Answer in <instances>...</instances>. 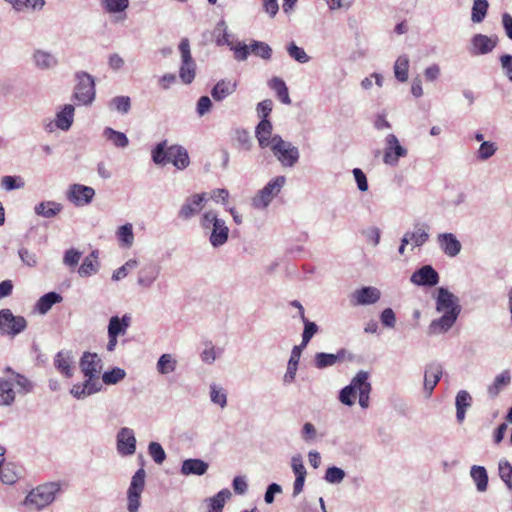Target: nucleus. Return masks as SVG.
<instances>
[{"label":"nucleus","mask_w":512,"mask_h":512,"mask_svg":"<svg viewBox=\"0 0 512 512\" xmlns=\"http://www.w3.org/2000/svg\"><path fill=\"white\" fill-rule=\"evenodd\" d=\"M369 378V374L366 371H359L350 381V383L343 387L339 392V401L346 406H353L356 401V397L361 384L364 383L365 379Z\"/></svg>","instance_id":"obj_13"},{"label":"nucleus","mask_w":512,"mask_h":512,"mask_svg":"<svg viewBox=\"0 0 512 512\" xmlns=\"http://www.w3.org/2000/svg\"><path fill=\"white\" fill-rule=\"evenodd\" d=\"M489 8L487 0H474L471 10V20L473 23H481L486 15Z\"/></svg>","instance_id":"obj_46"},{"label":"nucleus","mask_w":512,"mask_h":512,"mask_svg":"<svg viewBox=\"0 0 512 512\" xmlns=\"http://www.w3.org/2000/svg\"><path fill=\"white\" fill-rule=\"evenodd\" d=\"M79 366L85 377H99L103 362L97 353L84 352L80 358Z\"/></svg>","instance_id":"obj_19"},{"label":"nucleus","mask_w":512,"mask_h":512,"mask_svg":"<svg viewBox=\"0 0 512 512\" xmlns=\"http://www.w3.org/2000/svg\"><path fill=\"white\" fill-rule=\"evenodd\" d=\"M103 136L117 148H126L129 145L126 134L111 127H106L103 130Z\"/></svg>","instance_id":"obj_39"},{"label":"nucleus","mask_w":512,"mask_h":512,"mask_svg":"<svg viewBox=\"0 0 512 512\" xmlns=\"http://www.w3.org/2000/svg\"><path fill=\"white\" fill-rule=\"evenodd\" d=\"M207 202L206 193H196L185 198L177 212V217L182 221H188L198 215Z\"/></svg>","instance_id":"obj_11"},{"label":"nucleus","mask_w":512,"mask_h":512,"mask_svg":"<svg viewBox=\"0 0 512 512\" xmlns=\"http://www.w3.org/2000/svg\"><path fill=\"white\" fill-rule=\"evenodd\" d=\"M410 281L416 286L434 287L439 283L440 276L432 265L427 264L415 270Z\"/></svg>","instance_id":"obj_16"},{"label":"nucleus","mask_w":512,"mask_h":512,"mask_svg":"<svg viewBox=\"0 0 512 512\" xmlns=\"http://www.w3.org/2000/svg\"><path fill=\"white\" fill-rule=\"evenodd\" d=\"M216 35L215 42L218 46H231L232 42L230 41V34L228 33V28L226 22L224 20H220L214 30Z\"/></svg>","instance_id":"obj_51"},{"label":"nucleus","mask_w":512,"mask_h":512,"mask_svg":"<svg viewBox=\"0 0 512 512\" xmlns=\"http://www.w3.org/2000/svg\"><path fill=\"white\" fill-rule=\"evenodd\" d=\"M0 186L6 191L22 189L25 187V181L18 175L3 176L0 180Z\"/></svg>","instance_id":"obj_52"},{"label":"nucleus","mask_w":512,"mask_h":512,"mask_svg":"<svg viewBox=\"0 0 512 512\" xmlns=\"http://www.w3.org/2000/svg\"><path fill=\"white\" fill-rule=\"evenodd\" d=\"M138 266V261L136 259H129L126 261L121 267L116 269L112 274L113 281H120L124 279L130 270L136 268Z\"/></svg>","instance_id":"obj_60"},{"label":"nucleus","mask_w":512,"mask_h":512,"mask_svg":"<svg viewBox=\"0 0 512 512\" xmlns=\"http://www.w3.org/2000/svg\"><path fill=\"white\" fill-rule=\"evenodd\" d=\"M274 157L279 161L282 167H294L300 158L298 147L291 142L284 140L280 135L273 136V143L269 147Z\"/></svg>","instance_id":"obj_5"},{"label":"nucleus","mask_w":512,"mask_h":512,"mask_svg":"<svg viewBox=\"0 0 512 512\" xmlns=\"http://www.w3.org/2000/svg\"><path fill=\"white\" fill-rule=\"evenodd\" d=\"M148 454L156 464H162L166 459V452L158 442H150L148 445Z\"/></svg>","instance_id":"obj_58"},{"label":"nucleus","mask_w":512,"mask_h":512,"mask_svg":"<svg viewBox=\"0 0 512 512\" xmlns=\"http://www.w3.org/2000/svg\"><path fill=\"white\" fill-rule=\"evenodd\" d=\"M18 255L21 262L28 267H35L38 264V256L36 253L25 247L19 248Z\"/></svg>","instance_id":"obj_64"},{"label":"nucleus","mask_w":512,"mask_h":512,"mask_svg":"<svg viewBox=\"0 0 512 512\" xmlns=\"http://www.w3.org/2000/svg\"><path fill=\"white\" fill-rule=\"evenodd\" d=\"M443 374V367L440 363L432 362L426 365L424 372V391L430 397L434 388L440 381Z\"/></svg>","instance_id":"obj_20"},{"label":"nucleus","mask_w":512,"mask_h":512,"mask_svg":"<svg viewBox=\"0 0 512 512\" xmlns=\"http://www.w3.org/2000/svg\"><path fill=\"white\" fill-rule=\"evenodd\" d=\"M10 4L16 11L21 12L27 8L40 10L45 5V1L44 0H13Z\"/></svg>","instance_id":"obj_57"},{"label":"nucleus","mask_w":512,"mask_h":512,"mask_svg":"<svg viewBox=\"0 0 512 512\" xmlns=\"http://www.w3.org/2000/svg\"><path fill=\"white\" fill-rule=\"evenodd\" d=\"M62 301V296L57 292H48L41 296L36 302L35 309L40 314H46L53 305L60 303Z\"/></svg>","instance_id":"obj_35"},{"label":"nucleus","mask_w":512,"mask_h":512,"mask_svg":"<svg viewBox=\"0 0 512 512\" xmlns=\"http://www.w3.org/2000/svg\"><path fill=\"white\" fill-rule=\"evenodd\" d=\"M59 482H47L32 489L25 497L24 504L42 510L54 502L56 495L60 493Z\"/></svg>","instance_id":"obj_4"},{"label":"nucleus","mask_w":512,"mask_h":512,"mask_svg":"<svg viewBox=\"0 0 512 512\" xmlns=\"http://www.w3.org/2000/svg\"><path fill=\"white\" fill-rule=\"evenodd\" d=\"M409 58L407 55L399 56L394 63V75L399 82H406L408 79Z\"/></svg>","instance_id":"obj_44"},{"label":"nucleus","mask_w":512,"mask_h":512,"mask_svg":"<svg viewBox=\"0 0 512 512\" xmlns=\"http://www.w3.org/2000/svg\"><path fill=\"white\" fill-rule=\"evenodd\" d=\"M497 151V147L494 142L483 141L477 151V158L481 161H485L492 157Z\"/></svg>","instance_id":"obj_63"},{"label":"nucleus","mask_w":512,"mask_h":512,"mask_svg":"<svg viewBox=\"0 0 512 512\" xmlns=\"http://www.w3.org/2000/svg\"><path fill=\"white\" fill-rule=\"evenodd\" d=\"M439 249L449 258L458 256L462 250V244L454 233L443 232L436 237Z\"/></svg>","instance_id":"obj_17"},{"label":"nucleus","mask_w":512,"mask_h":512,"mask_svg":"<svg viewBox=\"0 0 512 512\" xmlns=\"http://www.w3.org/2000/svg\"><path fill=\"white\" fill-rule=\"evenodd\" d=\"M304 348L296 345L292 348L291 355L287 364L286 372L283 376V383L289 385L295 381L299 360Z\"/></svg>","instance_id":"obj_25"},{"label":"nucleus","mask_w":512,"mask_h":512,"mask_svg":"<svg viewBox=\"0 0 512 512\" xmlns=\"http://www.w3.org/2000/svg\"><path fill=\"white\" fill-rule=\"evenodd\" d=\"M511 382V374L509 370H504L498 374L494 382L488 387V394L490 397H496L500 391L508 386Z\"/></svg>","instance_id":"obj_36"},{"label":"nucleus","mask_w":512,"mask_h":512,"mask_svg":"<svg viewBox=\"0 0 512 512\" xmlns=\"http://www.w3.org/2000/svg\"><path fill=\"white\" fill-rule=\"evenodd\" d=\"M470 477L478 492H485L488 488L489 477L484 466L473 465L470 468Z\"/></svg>","instance_id":"obj_33"},{"label":"nucleus","mask_w":512,"mask_h":512,"mask_svg":"<svg viewBox=\"0 0 512 512\" xmlns=\"http://www.w3.org/2000/svg\"><path fill=\"white\" fill-rule=\"evenodd\" d=\"M72 356L68 351H59L54 358L55 368L66 378L73 376Z\"/></svg>","instance_id":"obj_31"},{"label":"nucleus","mask_w":512,"mask_h":512,"mask_svg":"<svg viewBox=\"0 0 512 512\" xmlns=\"http://www.w3.org/2000/svg\"><path fill=\"white\" fill-rule=\"evenodd\" d=\"M177 364L178 362L172 354L164 353L158 358L156 369L159 374L167 375L176 370Z\"/></svg>","instance_id":"obj_38"},{"label":"nucleus","mask_w":512,"mask_h":512,"mask_svg":"<svg viewBox=\"0 0 512 512\" xmlns=\"http://www.w3.org/2000/svg\"><path fill=\"white\" fill-rule=\"evenodd\" d=\"M126 377V371L120 367H113L102 374V382L105 385H116Z\"/></svg>","instance_id":"obj_48"},{"label":"nucleus","mask_w":512,"mask_h":512,"mask_svg":"<svg viewBox=\"0 0 512 512\" xmlns=\"http://www.w3.org/2000/svg\"><path fill=\"white\" fill-rule=\"evenodd\" d=\"M75 81L73 98L80 105L92 104L96 97L94 77L85 71H78L75 73Z\"/></svg>","instance_id":"obj_6"},{"label":"nucleus","mask_w":512,"mask_h":512,"mask_svg":"<svg viewBox=\"0 0 512 512\" xmlns=\"http://www.w3.org/2000/svg\"><path fill=\"white\" fill-rule=\"evenodd\" d=\"M236 82L229 80H220L211 90V96L215 101H222L236 90Z\"/></svg>","instance_id":"obj_32"},{"label":"nucleus","mask_w":512,"mask_h":512,"mask_svg":"<svg viewBox=\"0 0 512 512\" xmlns=\"http://www.w3.org/2000/svg\"><path fill=\"white\" fill-rule=\"evenodd\" d=\"M435 302L436 311L442 313V315L433 319L428 325L427 333L430 336L447 333L455 325L462 310L459 298L446 287L437 289Z\"/></svg>","instance_id":"obj_1"},{"label":"nucleus","mask_w":512,"mask_h":512,"mask_svg":"<svg viewBox=\"0 0 512 512\" xmlns=\"http://www.w3.org/2000/svg\"><path fill=\"white\" fill-rule=\"evenodd\" d=\"M472 55H485L490 53L497 45V41L484 34H475L471 38Z\"/></svg>","instance_id":"obj_22"},{"label":"nucleus","mask_w":512,"mask_h":512,"mask_svg":"<svg viewBox=\"0 0 512 512\" xmlns=\"http://www.w3.org/2000/svg\"><path fill=\"white\" fill-rule=\"evenodd\" d=\"M301 321L304 324V329L302 332V341L299 345L305 348L313 336L318 332L319 327L315 322L308 320L306 317L301 318Z\"/></svg>","instance_id":"obj_50"},{"label":"nucleus","mask_w":512,"mask_h":512,"mask_svg":"<svg viewBox=\"0 0 512 512\" xmlns=\"http://www.w3.org/2000/svg\"><path fill=\"white\" fill-rule=\"evenodd\" d=\"M108 106L110 110L125 115L131 109V99L129 96H116L110 100Z\"/></svg>","instance_id":"obj_47"},{"label":"nucleus","mask_w":512,"mask_h":512,"mask_svg":"<svg viewBox=\"0 0 512 512\" xmlns=\"http://www.w3.org/2000/svg\"><path fill=\"white\" fill-rule=\"evenodd\" d=\"M15 400L12 382L0 378V406H9Z\"/></svg>","instance_id":"obj_45"},{"label":"nucleus","mask_w":512,"mask_h":512,"mask_svg":"<svg viewBox=\"0 0 512 512\" xmlns=\"http://www.w3.org/2000/svg\"><path fill=\"white\" fill-rule=\"evenodd\" d=\"M27 327V321L23 316H16L10 309L0 310V334L15 337Z\"/></svg>","instance_id":"obj_10"},{"label":"nucleus","mask_w":512,"mask_h":512,"mask_svg":"<svg viewBox=\"0 0 512 512\" xmlns=\"http://www.w3.org/2000/svg\"><path fill=\"white\" fill-rule=\"evenodd\" d=\"M347 351L345 349H340L337 353H325L318 352L314 357L315 367L318 369H324L327 367H331L335 365L337 362L343 360L346 356Z\"/></svg>","instance_id":"obj_27"},{"label":"nucleus","mask_w":512,"mask_h":512,"mask_svg":"<svg viewBox=\"0 0 512 512\" xmlns=\"http://www.w3.org/2000/svg\"><path fill=\"white\" fill-rule=\"evenodd\" d=\"M372 390L371 383L368 381V379H365L364 383L361 384V388L358 391V397H359V405L366 409L369 407L370 404V393Z\"/></svg>","instance_id":"obj_62"},{"label":"nucleus","mask_w":512,"mask_h":512,"mask_svg":"<svg viewBox=\"0 0 512 512\" xmlns=\"http://www.w3.org/2000/svg\"><path fill=\"white\" fill-rule=\"evenodd\" d=\"M273 125L269 119H261L255 128V136L262 149L269 148L273 143Z\"/></svg>","instance_id":"obj_23"},{"label":"nucleus","mask_w":512,"mask_h":512,"mask_svg":"<svg viewBox=\"0 0 512 512\" xmlns=\"http://www.w3.org/2000/svg\"><path fill=\"white\" fill-rule=\"evenodd\" d=\"M210 400L213 404L219 405L221 408L227 405V394L222 387L216 384L210 385Z\"/></svg>","instance_id":"obj_55"},{"label":"nucleus","mask_w":512,"mask_h":512,"mask_svg":"<svg viewBox=\"0 0 512 512\" xmlns=\"http://www.w3.org/2000/svg\"><path fill=\"white\" fill-rule=\"evenodd\" d=\"M145 478L146 472L143 468H139L131 478L127 490V510L129 512H138L140 508V499L145 487Z\"/></svg>","instance_id":"obj_9"},{"label":"nucleus","mask_w":512,"mask_h":512,"mask_svg":"<svg viewBox=\"0 0 512 512\" xmlns=\"http://www.w3.org/2000/svg\"><path fill=\"white\" fill-rule=\"evenodd\" d=\"M95 196V190L83 184H72L66 192V198L76 207L90 204Z\"/></svg>","instance_id":"obj_15"},{"label":"nucleus","mask_w":512,"mask_h":512,"mask_svg":"<svg viewBox=\"0 0 512 512\" xmlns=\"http://www.w3.org/2000/svg\"><path fill=\"white\" fill-rule=\"evenodd\" d=\"M151 159L157 166L172 164L178 170L186 169L190 164L188 151L178 144L168 146L167 140L158 142L151 150Z\"/></svg>","instance_id":"obj_2"},{"label":"nucleus","mask_w":512,"mask_h":512,"mask_svg":"<svg viewBox=\"0 0 512 512\" xmlns=\"http://www.w3.org/2000/svg\"><path fill=\"white\" fill-rule=\"evenodd\" d=\"M381 298V291L374 286H363L355 290L352 294L354 305H372Z\"/></svg>","instance_id":"obj_21"},{"label":"nucleus","mask_w":512,"mask_h":512,"mask_svg":"<svg viewBox=\"0 0 512 512\" xmlns=\"http://www.w3.org/2000/svg\"><path fill=\"white\" fill-rule=\"evenodd\" d=\"M408 150L402 146L395 134H388L385 138V149L383 162L386 165L395 167L398 165L399 159L406 157Z\"/></svg>","instance_id":"obj_12"},{"label":"nucleus","mask_w":512,"mask_h":512,"mask_svg":"<svg viewBox=\"0 0 512 512\" xmlns=\"http://www.w3.org/2000/svg\"><path fill=\"white\" fill-rule=\"evenodd\" d=\"M345 471L337 466H330L326 469L324 480L330 484H339L345 478Z\"/></svg>","instance_id":"obj_56"},{"label":"nucleus","mask_w":512,"mask_h":512,"mask_svg":"<svg viewBox=\"0 0 512 512\" xmlns=\"http://www.w3.org/2000/svg\"><path fill=\"white\" fill-rule=\"evenodd\" d=\"M137 440L132 428L122 427L116 434V449L119 455L132 456L136 452Z\"/></svg>","instance_id":"obj_14"},{"label":"nucleus","mask_w":512,"mask_h":512,"mask_svg":"<svg viewBox=\"0 0 512 512\" xmlns=\"http://www.w3.org/2000/svg\"><path fill=\"white\" fill-rule=\"evenodd\" d=\"M405 236L408 241L412 244V247H421L429 240V233L419 226H415L414 231H407Z\"/></svg>","instance_id":"obj_43"},{"label":"nucleus","mask_w":512,"mask_h":512,"mask_svg":"<svg viewBox=\"0 0 512 512\" xmlns=\"http://www.w3.org/2000/svg\"><path fill=\"white\" fill-rule=\"evenodd\" d=\"M34 65L40 70H50L58 65V59L52 53L36 49L32 54Z\"/></svg>","instance_id":"obj_26"},{"label":"nucleus","mask_w":512,"mask_h":512,"mask_svg":"<svg viewBox=\"0 0 512 512\" xmlns=\"http://www.w3.org/2000/svg\"><path fill=\"white\" fill-rule=\"evenodd\" d=\"M97 252L93 251L87 256L78 269V273L81 277H88L95 274L98 271V264L96 262Z\"/></svg>","instance_id":"obj_42"},{"label":"nucleus","mask_w":512,"mask_h":512,"mask_svg":"<svg viewBox=\"0 0 512 512\" xmlns=\"http://www.w3.org/2000/svg\"><path fill=\"white\" fill-rule=\"evenodd\" d=\"M178 48L181 56L179 78L184 84H190L196 76V63L191 55L189 40L187 38H183L180 41Z\"/></svg>","instance_id":"obj_8"},{"label":"nucleus","mask_w":512,"mask_h":512,"mask_svg":"<svg viewBox=\"0 0 512 512\" xmlns=\"http://www.w3.org/2000/svg\"><path fill=\"white\" fill-rule=\"evenodd\" d=\"M161 273V266L154 261L145 263L137 275V284L144 288L149 289L159 278Z\"/></svg>","instance_id":"obj_18"},{"label":"nucleus","mask_w":512,"mask_h":512,"mask_svg":"<svg viewBox=\"0 0 512 512\" xmlns=\"http://www.w3.org/2000/svg\"><path fill=\"white\" fill-rule=\"evenodd\" d=\"M300 437L307 444L314 443L318 437L316 427L311 422H305L300 431Z\"/></svg>","instance_id":"obj_61"},{"label":"nucleus","mask_w":512,"mask_h":512,"mask_svg":"<svg viewBox=\"0 0 512 512\" xmlns=\"http://www.w3.org/2000/svg\"><path fill=\"white\" fill-rule=\"evenodd\" d=\"M131 319L130 314H124L122 317L112 316L109 319L107 334L117 337L126 334L131 324Z\"/></svg>","instance_id":"obj_28"},{"label":"nucleus","mask_w":512,"mask_h":512,"mask_svg":"<svg viewBox=\"0 0 512 512\" xmlns=\"http://www.w3.org/2000/svg\"><path fill=\"white\" fill-rule=\"evenodd\" d=\"M5 371L13 376L12 382L17 386L19 393L32 392L34 385L25 375L15 372L11 367H6Z\"/></svg>","instance_id":"obj_40"},{"label":"nucleus","mask_w":512,"mask_h":512,"mask_svg":"<svg viewBox=\"0 0 512 512\" xmlns=\"http://www.w3.org/2000/svg\"><path fill=\"white\" fill-rule=\"evenodd\" d=\"M63 210V205L59 202L48 200L39 202L34 206V213L43 218H53Z\"/></svg>","instance_id":"obj_29"},{"label":"nucleus","mask_w":512,"mask_h":512,"mask_svg":"<svg viewBox=\"0 0 512 512\" xmlns=\"http://www.w3.org/2000/svg\"><path fill=\"white\" fill-rule=\"evenodd\" d=\"M208 468L209 464L206 461L199 458H189L182 462L180 472L184 476H202L207 472Z\"/></svg>","instance_id":"obj_24"},{"label":"nucleus","mask_w":512,"mask_h":512,"mask_svg":"<svg viewBox=\"0 0 512 512\" xmlns=\"http://www.w3.org/2000/svg\"><path fill=\"white\" fill-rule=\"evenodd\" d=\"M251 52L264 59L269 60L272 56V48L265 42L253 40L250 44Z\"/></svg>","instance_id":"obj_54"},{"label":"nucleus","mask_w":512,"mask_h":512,"mask_svg":"<svg viewBox=\"0 0 512 512\" xmlns=\"http://www.w3.org/2000/svg\"><path fill=\"white\" fill-rule=\"evenodd\" d=\"M472 404V397L466 390H460L455 398L456 418L459 423L465 419L466 411Z\"/></svg>","instance_id":"obj_34"},{"label":"nucleus","mask_w":512,"mask_h":512,"mask_svg":"<svg viewBox=\"0 0 512 512\" xmlns=\"http://www.w3.org/2000/svg\"><path fill=\"white\" fill-rule=\"evenodd\" d=\"M231 496L232 493L229 489L224 488L220 490L217 494L208 499V512H222L226 501L230 499Z\"/></svg>","instance_id":"obj_37"},{"label":"nucleus","mask_w":512,"mask_h":512,"mask_svg":"<svg viewBox=\"0 0 512 512\" xmlns=\"http://www.w3.org/2000/svg\"><path fill=\"white\" fill-rule=\"evenodd\" d=\"M200 226L209 236V243L213 248L225 245L229 238V227L224 219L219 218L213 210L206 211L200 218Z\"/></svg>","instance_id":"obj_3"},{"label":"nucleus","mask_w":512,"mask_h":512,"mask_svg":"<svg viewBox=\"0 0 512 512\" xmlns=\"http://www.w3.org/2000/svg\"><path fill=\"white\" fill-rule=\"evenodd\" d=\"M75 108L66 104L56 113L55 125L62 131H68L73 124Z\"/></svg>","instance_id":"obj_30"},{"label":"nucleus","mask_w":512,"mask_h":512,"mask_svg":"<svg viewBox=\"0 0 512 512\" xmlns=\"http://www.w3.org/2000/svg\"><path fill=\"white\" fill-rule=\"evenodd\" d=\"M102 9L108 14H119L129 7V0H99Z\"/></svg>","instance_id":"obj_41"},{"label":"nucleus","mask_w":512,"mask_h":512,"mask_svg":"<svg viewBox=\"0 0 512 512\" xmlns=\"http://www.w3.org/2000/svg\"><path fill=\"white\" fill-rule=\"evenodd\" d=\"M118 240L124 247H131L134 242L133 226L131 223H126L120 226L116 232Z\"/></svg>","instance_id":"obj_49"},{"label":"nucleus","mask_w":512,"mask_h":512,"mask_svg":"<svg viewBox=\"0 0 512 512\" xmlns=\"http://www.w3.org/2000/svg\"><path fill=\"white\" fill-rule=\"evenodd\" d=\"M288 55L299 63H307L310 60V57L307 55L305 50L295 44V42H291L287 48Z\"/></svg>","instance_id":"obj_59"},{"label":"nucleus","mask_w":512,"mask_h":512,"mask_svg":"<svg viewBox=\"0 0 512 512\" xmlns=\"http://www.w3.org/2000/svg\"><path fill=\"white\" fill-rule=\"evenodd\" d=\"M498 471L501 480L509 490H512V465L506 459H501L498 463Z\"/></svg>","instance_id":"obj_53"},{"label":"nucleus","mask_w":512,"mask_h":512,"mask_svg":"<svg viewBox=\"0 0 512 512\" xmlns=\"http://www.w3.org/2000/svg\"><path fill=\"white\" fill-rule=\"evenodd\" d=\"M286 183L285 176L272 178L252 199V206L256 209H266L272 200L280 193Z\"/></svg>","instance_id":"obj_7"}]
</instances>
